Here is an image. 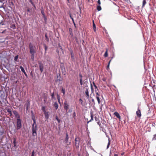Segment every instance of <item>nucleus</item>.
I'll return each instance as SVG.
<instances>
[{"mask_svg":"<svg viewBox=\"0 0 156 156\" xmlns=\"http://www.w3.org/2000/svg\"><path fill=\"white\" fill-rule=\"evenodd\" d=\"M30 52L31 54V58L34 60V55L36 52V48L31 43L29 44Z\"/></svg>","mask_w":156,"mask_h":156,"instance_id":"f257e3e1","label":"nucleus"},{"mask_svg":"<svg viewBox=\"0 0 156 156\" xmlns=\"http://www.w3.org/2000/svg\"><path fill=\"white\" fill-rule=\"evenodd\" d=\"M16 128L17 130H18L20 129L22 126V121L21 119H16Z\"/></svg>","mask_w":156,"mask_h":156,"instance_id":"f03ea898","label":"nucleus"},{"mask_svg":"<svg viewBox=\"0 0 156 156\" xmlns=\"http://www.w3.org/2000/svg\"><path fill=\"white\" fill-rule=\"evenodd\" d=\"M13 114L15 116V117L17 118L16 119H20V115L19 114L18 112L16 110H13Z\"/></svg>","mask_w":156,"mask_h":156,"instance_id":"7ed1b4c3","label":"nucleus"},{"mask_svg":"<svg viewBox=\"0 0 156 156\" xmlns=\"http://www.w3.org/2000/svg\"><path fill=\"white\" fill-rule=\"evenodd\" d=\"M66 137L65 139V143H66L67 145H69L70 144L71 142H68V140L69 139V137L68 136V135L67 133H66Z\"/></svg>","mask_w":156,"mask_h":156,"instance_id":"20e7f679","label":"nucleus"},{"mask_svg":"<svg viewBox=\"0 0 156 156\" xmlns=\"http://www.w3.org/2000/svg\"><path fill=\"white\" fill-rule=\"evenodd\" d=\"M80 145V140L79 138H76L75 139V145L76 148H78Z\"/></svg>","mask_w":156,"mask_h":156,"instance_id":"39448f33","label":"nucleus"},{"mask_svg":"<svg viewBox=\"0 0 156 156\" xmlns=\"http://www.w3.org/2000/svg\"><path fill=\"white\" fill-rule=\"evenodd\" d=\"M64 108L66 111H67L69 108V105L66 101H65L64 102Z\"/></svg>","mask_w":156,"mask_h":156,"instance_id":"423d86ee","label":"nucleus"},{"mask_svg":"<svg viewBox=\"0 0 156 156\" xmlns=\"http://www.w3.org/2000/svg\"><path fill=\"white\" fill-rule=\"evenodd\" d=\"M39 69L41 73H42L43 71L44 66L41 63H39Z\"/></svg>","mask_w":156,"mask_h":156,"instance_id":"0eeeda50","label":"nucleus"},{"mask_svg":"<svg viewBox=\"0 0 156 156\" xmlns=\"http://www.w3.org/2000/svg\"><path fill=\"white\" fill-rule=\"evenodd\" d=\"M136 114L137 116L140 118L141 116V113L140 110L138 108V110L136 112Z\"/></svg>","mask_w":156,"mask_h":156,"instance_id":"6e6552de","label":"nucleus"},{"mask_svg":"<svg viewBox=\"0 0 156 156\" xmlns=\"http://www.w3.org/2000/svg\"><path fill=\"white\" fill-rule=\"evenodd\" d=\"M61 68L62 71V73L64 75H65L66 73V71L65 70V68L64 66H61Z\"/></svg>","mask_w":156,"mask_h":156,"instance_id":"1a4fd4ad","label":"nucleus"},{"mask_svg":"<svg viewBox=\"0 0 156 156\" xmlns=\"http://www.w3.org/2000/svg\"><path fill=\"white\" fill-rule=\"evenodd\" d=\"M7 112L9 113V114L10 115V116L11 117L12 116V110L11 109L8 108L7 109Z\"/></svg>","mask_w":156,"mask_h":156,"instance_id":"9d476101","label":"nucleus"},{"mask_svg":"<svg viewBox=\"0 0 156 156\" xmlns=\"http://www.w3.org/2000/svg\"><path fill=\"white\" fill-rule=\"evenodd\" d=\"M13 143L14 147L16 148L17 147V146H16V139L15 138H14L13 139Z\"/></svg>","mask_w":156,"mask_h":156,"instance_id":"9b49d317","label":"nucleus"},{"mask_svg":"<svg viewBox=\"0 0 156 156\" xmlns=\"http://www.w3.org/2000/svg\"><path fill=\"white\" fill-rule=\"evenodd\" d=\"M53 105L56 110L58 108V105L57 102H55Z\"/></svg>","mask_w":156,"mask_h":156,"instance_id":"f8f14e48","label":"nucleus"},{"mask_svg":"<svg viewBox=\"0 0 156 156\" xmlns=\"http://www.w3.org/2000/svg\"><path fill=\"white\" fill-rule=\"evenodd\" d=\"M41 13L43 15V17L44 18H46V17L45 15L44 12V11L43 9V8H42L41 9Z\"/></svg>","mask_w":156,"mask_h":156,"instance_id":"ddd939ff","label":"nucleus"},{"mask_svg":"<svg viewBox=\"0 0 156 156\" xmlns=\"http://www.w3.org/2000/svg\"><path fill=\"white\" fill-rule=\"evenodd\" d=\"M36 130H34V129L32 130L33 136H35L37 135Z\"/></svg>","mask_w":156,"mask_h":156,"instance_id":"4468645a","label":"nucleus"},{"mask_svg":"<svg viewBox=\"0 0 156 156\" xmlns=\"http://www.w3.org/2000/svg\"><path fill=\"white\" fill-rule=\"evenodd\" d=\"M57 78H58L57 81H59L60 82L61 81V76H60V74H57Z\"/></svg>","mask_w":156,"mask_h":156,"instance_id":"2eb2a0df","label":"nucleus"},{"mask_svg":"<svg viewBox=\"0 0 156 156\" xmlns=\"http://www.w3.org/2000/svg\"><path fill=\"white\" fill-rule=\"evenodd\" d=\"M30 103L29 102H28L26 104V109L27 111L28 110L29 107H30Z\"/></svg>","mask_w":156,"mask_h":156,"instance_id":"dca6fc26","label":"nucleus"},{"mask_svg":"<svg viewBox=\"0 0 156 156\" xmlns=\"http://www.w3.org/2000/svg\"><path fill=\"white\" fill-rule=\"evenodd\" d=\"M93 29L94 30V32H96V27L94 23V21H93Z\"/></svg>","mask_w":156,"mask_h":156,"instance_id":"f3484780","label":"nucleus"},{"mask_svg":"<svg viewBox=\"0 0 156 156\" xmlns=\"http://www.w3.org/2000/svg\"><path fill=\"white\" fill-rule=\"evenodd\" d=\"M86 97L88 98L89 97V92L88 90V89L87 88L85 92Z\"/></svg>","mask_w":156,"mask_h":156,"instance_id":"a211bd4d","label":"nucleus"},{"mask_svg":"<svg viewBox=\"0 0 156 156\" xmlns=\"http://www.w3.org/2000/svg\"><path fill=\"white\" fill-rule=\"evenodd\" d=\"M44 114L45 115V118L46 119H48L49 118V115L48 112H45Z\"/></svg>","mask_w":156,"mask_h":156,"instance_id":"6ab92c4d","label":"nucleus"},{"mask_svg":"<svg viewBox=\"0 0 156 156\" xmlns=\"http://www.w3.org/2000/svg\"><path fill=\"white\" fill-rule=\"evenodd\" d=\"M90 117H91V119L90 121H88L87 122V123H89V122H91V121H92V120H93V114L91 113H90Z\"/></svg>","mask_w":156,"mask_h":156,"instance_id":"aec40b11","label":"nucleus"},{"mask_svg":"<svg viewBox=\"0 0 156 156\" xmlns=\"http://www.w3.org/2000/svg\"><path fill=\"white\" fill-rule=\"evenodd\" d=\"M71 55L72 60L73 61H74L75 60V58L72 52H71Z\"/></svg>","mask_w":156,"mask_h":156,"instance_id":"412c9836","label":"nucleus"},{"mask_svg":"<svg viewBox=\"0 0 156 156\" xmlns=\"http://www.w3.org/2000/svg\"><path fill=\"white\" fill-rule=\"evenodd\" d=\"M114 115L117 117L118 118V117H119L120 115L119 114V113L117 112H115L114 113Z\"/></svg>","mask_w":156,"mask_h":156,"instance_id":"4be33fe9","label":"nucleus"},{"mask_svg":"<svg viewBox=\"0 0 156 156\" xmlns=\"http://www.w3.org/2000/svg\"><path fill=\"white\" fill-rule=\"evenodd\" d=\"M70 34L72 36H73V33L72 32V30L71 28H69V29Z\"/></svg>","mask_w":156,"mask_h":156,"instance_id":"5701e85b","label":"nucleus"},{"mask_svg":"<svg viewBox=\"0 0 156 156\" xmlns=\"http://www.w3.org/2000/svg\"><path fill=\"white\" fill-rule=\"evenodd\" d=\"M104 56L105 57H106L108 56V50L106 49V51L105 52Z\"/></svg>","mask_w":156,"mask_h":156,"instance_id":"b1692460","label":"nucleus"},{"mask_svg":"<svg viewBox=\"0 0 156 156\" xmlns=\"http://www.w3.org/2000/svg\"><path fill=\"white\" fill-rule=\"evenodd\" d=\"M97 9L98 11H101V8L100 5H98L97 6Z\"/></svg>","mask_w":156,"mask_h":156,"instance_id":"393cba45","label":"nucleus"},{"mask_svg":"<svg viewBox=\"0 0 156 156\" xmlns=\"http://www.w3.org/2000/svg\"><path fill=\"white\" fill-rule=\"evenodd\" d=\"M146 3V0H143L142 7H144Z\"/></svg>","mask_w":156,"mask_h":156,"instance_id":"a878e982","label":"nucleus"},{"mask_svg":"<svg viewBox=\"0 0 156 156\" xmlns=\"http://www.w3.org/2000/svg\"><path fill=\"white\" fill-rule=\"evenodd\" d=\"M45 37L46 38V40L47 41V42H48L49 41V38L48 37L47 34H45Z\"/></svg>","mask_w":156,"mask_h":156,"instance_id":"bb28decb","label":"nucleus"},{"mask_svg":"<svg viewBox=\"0 0 156 156\" xmlns=\"http://www.w3.org/2000/svg\"><path fill=\"white\" fill-rule=\"evenodd\" d=\"M96 98L97 99L98 101V104H99L100 103V98H99V97L98 96H96Z\"/></svg>","mask_w":156,"mask_h":156,"instance_id":"cd10ccee","label":"nucleus"},{"mask_svg":"<svg viewBox=\"0 0 156 156\" xmlns=\"http://www.w3.org/2000/svg\"><path fill=\"white\" fill-rule=\"evenodd\" d=\"M79 101L80 103V104L81 105H83V101L82 99H80L79 100Z\"/></svg>","mask_w":156,"mask_h":156,"instance_id":"c85d7f7f","label":"nucleus"},{"mask_svg":"<svg viewBox=\"0 0 156 156\" xmlns=\"http://www.w3.org/2000/svg\"><path fill=\"white\" fill-rule=\"evenodd\" d=\"M61 91L62 93H63V95H64L65 93V89L63 88H62L61 89Z\"/></svg>","mask_w":156,"mask_h":156,"instance_id":"c756f323","label":"nucleus"},{"mask_svg":"<svg viewBox=\"0 0 156 156\" xmlns=\"http://www.w3.org/2000/svg\"><path fill=\"white\" fill-rule=\"evenodd\" d=\"M76 113L75 112H73V119H76Z\"/></svg>","mask_w":156,"mask_h":156,"instance_id":"7c9ffc66","label":"nucleus"},{"mask_svg":"<svg viewBox=\"0 0 156 156\" xmlns=\"http://www.w3.org/2000/svg\"><path fill=\"white\" fill-rule=\"evenodd\" d=\"M20 69L21 71L23 72H24L25 71V70L21 66H20Z\"/></svg>","mask_w":156,"mask_h":156,"instance_id":"2f4dec72","label":"nucleus"},{"mask_svg":"<svg viewBox=\"0 0 156 156\" xmlns=\"http://www.w3.org/2000/svg\"><path fill=\"white\" fill-rule=\"evenodd\" d=\"M34 129V130H37V125H35L34 126V125H32V129L33 130Z\"/></svg>","mask_w":156,"mask_h":156,"instance_id":"473e14b6","label":"nucleus"},{"mask_svg":"<svg viewBox=\"0 0 156 156\" xmlns=\"http://www.w3.org/2000/svg\"><path fill=\"white\" fill-rule=\"evenodd\" d=\"M18 55H16L15 58H14V61H17L18 59Z\"/></svg>","mask_w":156,"mask_h":156,"instance_id":"72a5a7b5","label":"nucleus"},{"mask_svg":"<svg viewBox=\"0 0 156 156\" xmlns=\"http://www.w3.org/2000/svg\"><path fill=\"white\" fill-rule=\"evenodd\" d=\"M94 119H95V121H98V120H99L98 117L95 116V117H94Z\"/></svg>","mask_w":156,"mask_h":156,"instance_id":"f704fd0d","label":"nucleus"},{"mask_svg":"<svg viewBox=\"0 0 156 156\" xmlns=\"http://www.w3.org/2000/svg\"><path fill=\"white\" fill-rule=\"evenodd\" d=\"M55 119L58 121V123L60 122V120L59 119H58L57 116H56L55 117Z\"/></svg>","mask_w":156,"mask_h":156,"instance_id":"c9c22d12","label":"nucleus"},{"mask_svg":"<svg viewBox=\"0 0 156 156\" xmlns=\"http://www.w3.org/2000/svg\"><path fill=\"white\" fill-rule=\"evenodd\" d=\"M152 140H156V134H154L153 136V137L152 138Z\"/></svg>","mask_w":156,"mask_h":156,"instance_id":"e433bc0d","label":"nucleus"},{"mask_svg":"<svg viewBox=\"0 0 156 156\" xmlns=\"http://www.w3.org/2000/svg\"><path fill=\"white\" fill-rule=\"evenodd\" d=\"M80 85H82L83 84L82 79H80Z\"/></svg>","mask_w":156,"mask_h":156,"instance_id":"4c0bfd02","label":"nucleus"},{"mask_svg":"<svg viewBox=\"0 0 156 156\" xmlns=\"http://www.w3.org/2000/svg\"><path fill=\"white\" fill-rule=\"evenodd\" d=\"M110 142L109 140H108V145H107V149H108L109 147V145H110Z\"/></svg>","mask_w":156,"mask_h":156,"instance_id":"58836bf2","label":"nucleus"},{"mask_svg":"<svg viewBox=\"0 0 156 156\" xmlns=\"http://www.w3.org/2000/svg\"><path fill=\"white\" fill-rule=\"evenodd\" d=\"M93 84L95 88V89H98V87H97V86H96V85H95V83L94 82H93Z\"/></svg>","mask_w":156,"mask_h":156,"instance_id":"ea45409f","label":"nucleus"},{"mask_svg":"<svg viewBox=\"0 0 156 156\" xmlns=\"http://www.w3.org/2000/svg\"><path fill=\"white\" fill-rule=\"evenodd\" d=\"M33 123L32 125H34V126H35V125H36V120H34L33 119Z\"/></svg>","mask_w":156,"mask_h":156,"instance_id":"a19ab883","label":"nucleus"},{"mask_svg":"<svg viewBox=\"0 0 156 156\" xmlns=\"http://www.w3.org/2000/svg\"><path fill=\"white\" fill-rule=\"evenodd\" d=\"M34 150H33L32 151V155L31 156H34Z\"/></svg>","mask_w":156,"mask_h":156,"instance_id":"79ce46f5","label":"nucleus"},{"mask_svg":"<svg viewBox=\"0 0 156 156\" xmlns=\"http://www.w3.org/2000/svg\"><path fill=\"white\" fill-rule=\"evenodd\" d=\"M98 4L99 5H100L101 4V2L100 0H98L97 2Z\"/></svg>","mask_w":156,"mask_h":156,"instance_id":"37998d69","label":"nucleus"},{"mask_svg":"<svg viewBox=\"0 0 156 156\" xmlns=\"http://www.w3.org/2000/svg\"><path fill=\"white\" fill-rule=\"evenodd\" d=\"M97 123L98 124V125H99V126H100L101 125L100 122L99 121H97Z\"/></svg>","mask_w":156,"mask_h":156,"instance_id":"c03bdc74","label":"nucleus"},{"mask_svg":"<svg viewBox=\"0 0 156 156\" xmlns=\"http://www.w3.org/2000/svg\"><path fill=\"white\" fill-rule=\"evenodd\" d=\"M79 76L80 77V79H82L83 76L81 74H79Z\"/></svg>","mask_w":156,"mask_h":156,"instance_id":"a18cd8bd","label":"nucleus"},{"mask_svg":"<svg viewBox=\"0 0 156 156\" xmlns=\"http://www.w3.org/2000/svg\"><path fill=\"white\" fill-rule=\"evenodd\" d=\"M54 93H53L51 94V98H52L53 99V98H54Z\"/></svg>","mask_w":156,"mask_h":156,"instance_id":"49530a36","label":"nucleus"},{"mask_svg":"<svg viewBox=\"0 0 156 156\" xmlns=\"http://www.w3.org/2000/svg\"><path fill=\"white\" fill-rule=\"evenodd\" d=\"M57 99L58 100V99H60V96L59 95L57 94Z\"/></svg>","mask_w":156,"mask_h":156,"instance_id":"de8ad7c7","label":"nucleus"},{"mask_svg":"<svg viewBox=\"0 0 156 156\" xmlns=\"http://www.w3.org/2000/svg\"><path fill=\"white\" fill-rule=\"evenodd\" d=\"M30 2L31 4L32 5H34V4L32 0L30 1Z\"/></svg>","mask_w":156,"mask_h":156,"instance_id":"09e8293b","label":"nucleus"},{"mask_svg":"<svg viewBox=\"0 0 156 156\" xmlns=\"http://www.w3.org/2000/svg\"><path fill=\"white\" fill-rule=\"evenodd\" d=\"M32 119L33 121V119L34 120H35V119L34 116V115H32Z\"/></svg>","mask_w":156,"mask_h":156,"instance_id":"8fccbe9b","label":"nucleus"},{"mask_svg":"<svg viewBox=\"0 0 156 156\" xmlns=\"http://www.w3.org/2000/svg\"><path fill=\"white\" fill-rule=\"evenodd\" d=\"M32 119L33 121V119L34 120H35V119L34 116V115H32Z\"/></svg>","mask_w":156,"mask_h":156,"instance_id":"3c124183","label":"nucleus"},{"mask_svg":"<svg viewBox=\"0 0 156 156\" xmlns=\"http://www.w3.org/2000/svg\"><path fill=\"white\" fill-rule=\"evenodd\" d=\"M90 87L91 90L92 91L93 90V86L91 83L90 84Z\"/></svg>","mask_w":156,"mask_h":156,"instance_id":"603ef678","label":"nucleus"},{"mask_svg":"<svg viewBox=\"0 0 156 156\" xmlns=\"http://www.w3.org/2000/svg\"><path fill=\"white\" fill-rule=\"evenodd\" d=\"M42 110H43L44 112H45L44 110V107H42Z\"/></svg>","mask_w":156,"mask_h":156,"instance_id":"864d4df0","label":"nucleus"},{"mask_svg":"<svg viewBox=\"0 0 156 156\" xmlns=\"http://www.w3.org/2000/svg\"><path fill=\"white\" fill-rule=\"evenodd\" d=\"M70 18L72 19V20L73 21H74L73 19V17H72L71 16V15L70 14Z\"/></svg>","mask_w":156,"mask_h":156,"instance_id":"5fc2aeb1","label":"nucleus"},{"mask_svg":"<svg viewBox=\"0 0 156 156\" xmlns=\"http://www.w3.org/2000/svg\"><path fill=\"white\" fill-rule=\"evenodd\" d=\"M96 93L97 96H98L99 95V94L98 93V92H96Z\"/></svg>","mask_w":156,"mask_h":156,"instance_id":"6e6d98bb","label":"nucleus"},{"mask_svg":"<svg viewBox=\"0 0 156 156\" xmlns=\"http://www.w3.org/2000/svg\"><path fill=\"white\" fill-rule=\"evenodd\" d=\"M12 26L13 27V29L15 28V25H12Z\"/></svg>","mask_w":156,"mask_h":156,"instance_id":"4d7b16f0","label":"nucleus"},{"mask_svg":"<svg viewBox=\"0 0 156 156\" xmlns=\"http://www.w3.org/2000/svg\"><path fill=\"white\" fill-rule=\"evenodd\" d=\"M109 65H108L107 66V69H109Z\"/></svg>","mask_w":156,"mask_h":156,"instance_id":"13d9d810","label":"nucleus"},{"mask_svg":"<svg viewBox=\"0 0 156 156\" xmlns=\"http://www.w3.org/2000/svg\"><path fill=\"white\" fill-rule=\"evenodd\" d=\"M72 112V110H69L68 111V112Z\"/></svg>","mask_w":156,"mask_h":156,"instance_id":"bf43d9fd","label":"nucleus"},{"mask_svg":"<svg viewBox=\"0 0 156 156\" xmlns=\"http://www.w3.org/2000/svg\"><path fill=\"white\" fill-rule=\"evenodd\" d=\"M92 101L94 103V99H92Z\"/></svg>","mask_w":156,"mask_h":156,"instance_id":"052dcab7","label":"nucleus"},{"mask_svg":"<svg viewBox=\"0 0 156 156\" xmlns=\"http://www.w3.org/2000/svg\"><path fill=\"white\" fill-rule=\"evenodd\" d=\"M118 118L119 119V121H120V120H121V117H120V116H119V117H118Z\"/></svg>","mask_w":156,"mask_h":156,"instance_id":"680f3d73","label":"nucleus"},{"mask_svg":"<svg viewBox=\"0 0 156 156\" xmlns=\"http://www.w3.org/2000/svg\"><path fill=\"white\" fill-rule=\"evenodd\" d=\"M118 118L119 119V121H120V120H121V117H120V116H119V117H118Z\"/></svg>","mask_w":156,"mask_h":156,"instance_id":"e2e57ef3","label":"nucleus"},{"mask_svg":"<svg viewBox=\"0 0 156 156\" xmlns=\"http://www.w3.org/2000/svg\"><path fill=\"white\" fill-rule=\"evenodd\" d=\"M111 60H110L109 61V62H108V65H109V64H110V62H111Z\"/></svg>","mask_w":156,"mask_h":156,"instance_id":"0e129e2a","label":"nucleus"},{"mask_svg":"<svg viewBox=\"0 0 156 156\" xmlns=\"http://www.w3.org/2000/svg\"><path fill=\"white\" fill-rule=\"evenodd\" d=\"M45 51H46L47 50V47L46 46H45Z\"/></svg>","mask_w":156,"mask_h":156,"instance_id":"69168bd1","label":"nucleus"},{"mask_svg":"<svg viewBox=\"0 0 156 156\" xmlns=\"http://www.w3.org/2000/svg\"><path fill=\"white\" fill-rule=\"evenodd\" d=\"M27 12H30V9H27Z\"/></svg>","mask_w":156,"mask_h":156,"instance_id":"338daca9","label":"nucleus"},{"mask_svg":"<svg viewBox=\"0 0 156 156\" xmlns=\"http://www.w3.org/2000/svg\"><path fill=\"white\" fill-rule=\"evenodd\" d=\"M114 156H118V155L117 154H115Z\"/></svg>","mask_w":156,"mask_h":156,"instance_id":"774afa93","label":"nucleus"}]
</instances>
